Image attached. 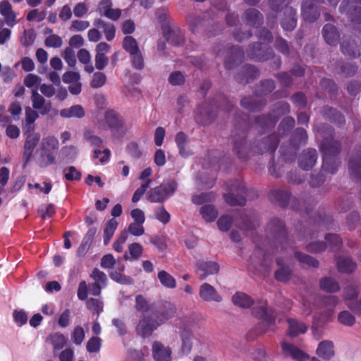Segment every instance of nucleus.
Segmentation results:
<instances>
[{
	"label": "nucleus",
	"mask_w": 361,
	"mask_h": 361,
	"mask_svg": "<svg viewBox=\"0 0 361 361\" xmlns=\"http://www.w3.org/2000/svg\"><path fill=\"white\" fill-rule=\"evenodd\" d=\"M266 244L257 245L256 252H260L264 259L269 254H274V250L280 245L281 249H286L289 240L283 221L277 218L271 219L266 228Z\"/></svg>",
	"instance_id": "f257e3e1"
},
{
	"label": "nucleus",
	"mask_w": 361,
	"mask_h": 361,
	"mask_svg": "<svg viewBox=\"0 0 361 361\" xmlns=\"http://www.w3.org/2000/svg\"><path fill=\"white\" fill-rule=\"evenodd\" d=\"M90 278L93 282L87 284L85 281H82L78 285L77 294L80 300H85L87 298L88 292L94 296H99L102 290L107 286L106 274L97 268L92 271Z\"/></svg>",
	"instance_id": "f03ea898"
},
{
	"label": "nucleus",
	"mask_w": 361,
	"mask_h": 361,
	"mask_svg": "<svg viewBox=\"0 0 361 361\" xmlns=\"http://www.w3.org/2000/svg\"><path fill=\"white\" fill-rule=\"evenodd\" d=\"M252 314L262 319L257 326L259 333H267L269 331H274L276 312L272 308L267 307L266 301H259L252 308Z\"/></svg>",
	"instance_id": "7ed1b4c3"
},
{
	"label": "nucleus",
	"mask_w": 361,
	"mask_h": 361,
	"mask_svg": "<svg viewBox=\"0 0 361 361\" xmlns=\"http://www.w3.org/2000/svg\"><path fill=\"white\" fill-rule=\"evenodd\" d=\"M229 190L224 195L226 203L231 206H243L245 204L246 188L243 182L239 180H232L226 183Z\"/></svg>",
	"instance_id": "20e7f679"
},
{
	"label": "nucleus",
	"mask_w": 361,
	"mask_h": 361,
	"mask_svg": "<svg viewBox=\"0 0 361 361\" xmlns=\"http://www.w3.org/2000/svg\"><path fill=\"white\" fill-rule=\"evenodd\" d=\"M160 326L154 316V313L150 311L149 313H144L139 319L136 326L135 331L138 336L145 338L152 336L154 330Z\"/></svg>",
	"instance_id": "39448f33"
},
{
	"label": "nucleus",
	"mask_w": 361,
	"mask_h": 361,
	"mask_svg": "<svg viewBox=\"0 0 361 361\" xmlns=\"http://www.w3.org/2000/svg\"><path fill=\"white\" fill-rule=\"evenodd\" d=\"M176 188V183L173 180L163 183L149 191L148 200L152 202H162L175 192Z\"/></svg>",
	"instance_id": "423d86ee"
},
{
	"label": "nucleus",
	"mask_w": 361,
	"mask_h": 361,
	"mask_svg": "<svg viewBox=\"0 0 361 361\" xmlns=\"http://www.w3.org/2000/svg\"><path fill=\"white\" fill-rule=\"evenodd\" d=\"M326 243L314 241L311 242L307 246V249L309 252H319L329 248L331 250H334L338 248L341 244V240L338 235L336 234H327L325 235Z\"/></svg>",
	"instance_id": "0eeeda50"
},
{
	"label": "nucleus",
	"mask_w": 361,
	"mask_h": 361,
	"mask_svg": "<svg viewBox=\"0 0 361 361\" xmlns=\"http://www.w3.org/2000/svg\"><path fill=\"white\" fill-rule=\"evenodd\" d=\"M219 270V264L212 261H200L197 264L196 273L200 279L204 280L208 276L216 274Z\"/></svg>",
	"instance_id": "6e6552de"
},
{
	"label": "nucleus",
	"mask_w": 361,
	"mask_h": 361,
	"mask_svg": "<svg viewBox=\"0 0 361 361\" xmlns=\"http://www.w3.org/2000/svg\"><path fill=\"white\" fill-rule=\"evenodd\" d=\"M105 119L114 133H118L119 135L124 133L126 128L123 126L121 118L114 111H107Z\"/></svg>",
	"instance_id": "1a4fd4ad"
},
{
	"label": "nucleus",
	"mask_w": 361,
	"mask_h": 361,
	"mask_svg": "<svg viewBox=\"0 0 361 361\" xmlns=\"http://www.w3.org/2000/svg\"><path fill=\"white\" fill-rule=\"evenodd\" d=\"M0 14L8 26L13 27L16 24L17 15L8 1L3 0L0 2Z\"/></svg>",
	"instance_id": "9d476101"
},
{
	"label": "nucleus",
	"mask_w": 361,
	"mask_h": 361,
	"mask_svg": "<svg viewBox=\"0 0 361 361\" xmlns=\"http://www.w3.org/2000/svg\"><path fill=\"white\" fill-rule=\"evenodd\" d=\"M152 355L155 361H171V350L159 341H154L152 344Z\"/></svg>",
	"instance_id": "9b49d317"
},
{
	"label": "nucleus",
	"mask_w": 361,
	"mask_h": 361,
	"mask_svg": "<svg viewBox=\"0 0 361 361\" xmlns=\"http://www.w3.org/2000/svg\"><path fill=\"white\" fill-rule=\"evenodd\" d=\"M199 294L200 298L207 302H221L222 300L221 296L216 289L207 283H204L200 286Z\"/></svg>",
	"instance_id": "f8f14e48"
},
{
	"label": "nucleus",
	"mask_w": 361,
	"mask_h": 361,
	"mask_svg": "<svg viewBox=\"0 0 361 361\" xmlns=\"http://www.w3.org/2000/svg\"><path fill=\"white\" fill-rule=\"evenodd\" d=\"M316 353L322 360H331L335 355L334 343L329 340L321 341L318 344Z\"/></svg>",
	"instance_id": "ddd939ff"
},
{
	"label": "nucleus",
	"mask_w": 361,
	"mask_h": 361,
	"mask_svg": "<svg viewBox=\"0 0 361 361\" xmlns=\"http://www.w3.org/2000/svg\"><path fill=\"white\" fill-rule=\"evenodd\" d=\"M281 348L283 353L286 356H290L297 361H305L308 358V356L306 353L302 352L293 344L288 343L287 342H283L281 343Z\"/></svg>",
	"instance_id": "4468645a"
},
{
	"label": "nucleus",
	"mask_w": 361,
	"mask_h": 361,
	"mask_svg": "<svg viewBox=\"0 0 361 361\" xmlns=\"http://www.w3.org/2000/svg\"><path fill=\"white\" fill-rule=\"evenodd\" d=\"M269 200L279 204L281 207H286L293 201L290 194L286 190H273L269 195Z\"/></svg>",
	"instance_id": "2eb2a0df"
},
{
	"label": "nucleus",
	"mask_w": 361,
	"mask_h": 361,
	"mask_svg": "<svg viewBox=\"0 0 361 361\" xmlns=\"http://www.w3.org/2000/svg\"><path fill=\"white\" fill-rule=\"evenodd\" d=\"M164 37L169 44L173 45H179L183 42V35L178 29H171L170 27H164Z\"/></svg>",
	"instance_id": "dca6fc26"
},
{
	"label": "nucleus",
	"mask_w": 361,
	"mask_h": 361,
	"mask_svg": "<svg viewBox=\"0 0 361 361\" xmlns=\"http://www.w3.org/2000/svg\"><path fill=\"white\" fill-rule=\"evenodd\" d=\"M31 101L33 109L39 110L42 114H46L49 111V104H46L44 98L38 93L37 89L32 91Z\"/></svg>",
	"instance_id": "f3484780"
},
{
	"label": "nucleus",
	"mask_w": 361,
	"mask_h": 361,
	"mask_svg": "<svg viewBox=\"0 0 361 361\" xmlns=\"http://www.w3.org/2000/svg\"><path fill=\"white\" fill-rule=\"evenodd\" d=\"M93 25L97 29L102 30L108 41H111L115 37L116 29L113 24L106 23L100 18H97L94 20Z\"/></svg>",
	"instance_id": "a211bd4d"
},
{
	"label": "nucleus",
	"mask_w": 361,
	"mask_h": 361,
	"mask_svg": "<svg viewBox=\"0 0 361 361\" xmlns=\"http://www.w3.org/2000/svg\"><path fill=\"white\" fill-rule=\"evenodd\" d=\"M175 142L182 157H189L192 154V151L188 148V136L184 133H178L175 137Z\"/></svg>",
	"instance_id": "6ab92c4d"
},
{
	"label": "nucleus",
	"mask_w": 361,
	"mask_h": 361,
	"mask_svg": "<svg viewBox=\"0 0 361 361\" xmlns=\"http://www.w3.org/2000/svg\"><path fill=\"white\" fill-rule=\"evenodd\" d=\"M302 15L306 21L312 22L317 19L319 12L313 4L305 2L302 5Z\"/></svg>",
	"instance_id": "aec40b11"
},
{
	"label": "nucleus",
	"mask_w": 361,
	"mask_h": 361,
	"mask_svg": "<svg viewBox=\"0 0 361 361\" xmlns=\"http://www.w3.org/2000/svg\"><path fill=\"white\" fill-rule=\"evenodd\" d=\"M240 219V223H236L240 229L252 230L259 226V221L255 214H241Z\"/></svg>",
	"instance_id": "412c9836"
},
{
	"label": "nucleus",
	"mask_w": 361,
	"mask_h": 361,
	"mask_svg": "<svg viewBox=\"0 0 361 361\" xmlns=\"http://www.w3.org/2000/svg\"><path fill=\"white\" fill-rule=\"evenodd\" d=\"M279 141V137L276 135L273 134L269 135L260 143L259 152L261 154L266 152L269 153L274 152L277 147Z\"/></svg>",
	"instance_id": "4be33fe9"
},
{
	"label": "nucleus",
	"mask_w": 361,
	"mask_h": 361,
	"mask_svg": "<svg viewBox=\"0 0 361 361\" xmlns=\"http://www.w3.org/2000/svg\"><path fill=\"white\" fill-rule=\"evenodd\" d=\"M291 159H271L269 164V173L275 177L280 176L284 171L285 165Z\"/></svg>",
	"instance_id": "5701e85b"
},
{
	"label": "nucleus",
	"mask_w": 361,
	"mask_h": 361,
	"mask_svg": "<svg viewBox=\"0 0 361 361\" xmlns=\"http://www.w3.org/2000/svg\"><path fill=\"white\" fill-rule=\"evenodd\" d=\"M323 36L325 41L329 44H337L339 38V35L334 25L331 24L325 25L323 28Z\"/></svg>",
	"instance_id": "b1692460"
},
{
	"label": "nucleus",
	"mask_w": 361,
	"mask_h": 361,
	"mask_svg": "<svg viewBox=\"0 0 361 361\" xmlns=\"http://www.w3.org/2000/svg\"><path fill=\"white\" fill-rule=\"evenodd\" d=\"M357 47L358 46L355 39H350L349 41L344 40L341 45L343 54L353 58L360 55V50Z\"/></svg>",
	"instance_id": "393cba45"
},
{
	"label": "nucleus",
	"mask_w": 361,
	"mask_h": 361,
	"mask_svg": "<svg viewBox=\"0 0 361 361\" xmlns=\"http://www.w3.org/2000/svg\"><path fill=\"white\" fill-rule=\"evenodd\" d=\"M40 135L38 133L32 132L27 135L25 142V155L26 158H30L32 153L39 142Z\"/></svg>",
	"instance_id": "a878e982"
},
{
	"label": "nucleus",
	"mask_w": 361,
	"mask_h": 361,
	"mask_svg": "<svg viewBox=\"0 0 361 361\" xmlns=\"http://www.w3.org/2000/svg\"><path fill=\"white\" fill-rule=\"evenodd\" d=\"M233 303L241 308H248L253 303V300L246 293L242 292L235 293L232 297Z\"/></svg>",
	"instance_id": "bb28decb"
},
{
	"label": "nucleus",
	"mask_w": 361,
	"mask_h": 361,
	"mask_svg": "<svg viewBox=\"0 0 361 361\" xmlns=\"http://www.w3.org/2000/svg\"><path fill=\"white\" fill-rule=\"evenodd\" d=\"M59 114L63 118H82L85 115L83 108L80 105H73L69 108L63 109Z\"/></svg>",
	"instance_id": "cd10ccee"
},
{
	"label": "nucleus",
	"mask_w": 361,
	"mask_h": 361,
	"mask_svg": "<svg viewBox=\"0 0 361 361\" xmlns=\"http://www.w3.org/2000/svg\"><path fill=\"white\" fill-rule=\"evenodd\" d=\"M337 267L341 273H352L356 269V264L349 257H339L337 259Z\"/></svg>",
	"instance_id": "c85d7f7f"
},
{
	"label": "nucleus",
	"mask_w": 361,
	"mask_h": 361,
	"mask_svg": "<svg viewBox=\"0 0 361 361\" xmlns=\"http://www.w3.org/2000/svg\"><path fill=\"white\" fill-rule=\"evenodd\" d=\"M200 213L202 219L207 222L214 221L218 216L217 210L214 206L211 204H204L201 207Z\"/></svg>",
	"instance_id": "c756f323"
},
{
	"label": "nucleus",
	"mask_w": 361,
	"mask_h": 361,
	"mask_svg": "<svg viewBox=\"0 0 361 361\" xmlns=\"http://www.w3.org/2000/svg\"><path fill=\"white\" fill-rule=\"evenodd\" d=\"M157 278L161 284L167 288L173 289L176 287L175 278L164 270L158 272Z\"/></svg>",
	"instance_id": "7c9ffc66"
},
{
	"label": "nucleus",
	"mask_w": 361,
	"mask_h": 361,
	"mask_svg": "<svg viewBox=\"0 0 361 361\" xmlns=\"http://www.w3.org/2000/svg\"><path fill=\"white\" fill-rule=\"evenodd\" d=\"M320 288L328 293H335L339 290L338 283L331 277H324L320 280Z\"/></svg>",
	"instance_id": "2f4dec72"
},
{
	"label": "nucleus",
	"mask_w": 361,
	"mask_h": 361,
	"mask_svg": "<svg viewBox=\"0 0 361 361\" xmlns=\"http://www.w3.org/2000/svg\"><path fill=\"white\" fill-rule=\"evenodd\" d=\"M320 149L324 154H336L340 149V145L337 142L329 140L325 138L321 143Z\"/></svg>",
	"instance_id": "473e14b6"
},
{
	"label": "nucleus",
	"mask_w": 361,
	"mask_h": 361,
	"mask_svg": "<svg viewBox=\"0 0 361 361\" xmlns=\"http://www.w3.org/2000/svg\"><path fill=\"white\" fill-rule=\"evenodd\" d=\"M276 263L279 266L281 267V268L276 270L275 272L276 279L281 282L288 281L290 278L291 271L289 268L283 267V263L281 259L278 258L276 259Z\"/></svg>",
	"instance_id": "72a5a7b5"
},
{
	"label": "nucleus",
	"mask_w": 361,
	"mask_h": 361,
	"mask_svg": "<svg viewBox=\"0 0 361 361\" xmlns=\"http://www.w3.org/2000/svg\"><path fill=\"white\" fill-rule=\"evenodd\" d=\"M285 12L288 13V18L281 21V26L286 30H292L296 26L295 11L290 7H287Z\"/></svg>",
	"instance_id": "f704fd0d"
},
{
	"label": "nucleus",
	"mask_w": 361,
	"mask_h": 361,
	"mask_svg": "<svg viewBox=\"0 0 361 361\" xmlns=\"http://www.w3.org/2000/svg\"><path fill=\"white\" fill-rule=\"evenodd\" d=\"M289 334L291 336H295L299 334H304L307 331V326L302 322H300L294 319H288Z\"/></svg>",
	"instance_id": "c9c22d12"
},
{
	"label": "nucleus",
	"mask_w": 361,
	"mask_h": 361,
	"mask_svg": "<svg viewBox=\"0 0 361 361\" xmlns=\"http://www.w3.org/2000/svg\"><path fill=\"white\" fill-rule=\"evenodd\" d=\"M264 48L262 47V44L257 43L253 45V51L250 50L249 55L252 58H255L259 61H265L269 59L271 56V51H267V54H264Z\"/></svg>",
	"instance_id": "e433bc0d"
},
{
	"label": "nucleus",
	"mask_w": 361,
	"mask_h": 361,
	"mask_svg": "<svg viewBox=\"0 0 361 361\" xmlns=\"http://www.w3.org/2000/svg\"><path fill=\"white\" fill-rule=\"evenodd\" d=\"M196 120L203 125L208 124L214 118V116L205 106H200L196 111Z\"/></svg>",
	"instance_id": "4c0bfd02"
},
{
	"label": "nucleus",
	"mask_w": 361,
	"mask_h": 361,
	"mask_svg": "<svg viewBox=\"0 0 361 361\" xmlns=\"http://www.w3.org/2000/svg\"><path fill=\"white\" fill-rule=\"evenodd\" d=\"M158 322H160V326L171 318L175 312L176 309L173 305H169V308L163 311H152Z\"/></svg>",
	"instance_id": "58836bf2"
},
{
	"label": "nucleus",
	"mask_w": 361,
	"mask_h": 361,
	"mask_svg": "<svg viewBox=\"0 0 361 361\" xmlns=\"http://www.w3.org/2000/svg\"><path fill=\"white\" fill-rule=\"evenodd\" d=\"M348 166L351 178L361 180V159H350Z\"/></svg>",
	"instance_id": "ea45409f"
},
{
	"label": "nucleus",
	"mask_w": 361,
	"mask_h": 361,
	"mask_svg": "<svg viewBox=\"0 0 361 361\" xmlns=\"http://www.w3.org/2000/svg\"><path fill=\"white\" fill-rule=\"evenodd\" d=\"M245 18L248 24L255 26L262 22V16L255 8H250L245 11Z\"/></svg>",
	"instance_id": "a19ab883"
},
{
	"label": "nucleus",
	"mask_w": 361,
	"mask_h": 361,
	"mask_svg": "<svg viewBox=\"0 0 361 361\" xmlns=\"http://www.w3.org/2000/svg\"><path fill=\"white\" fill-rule=\"evenodd\" d=\"M118 226V222L115 219H110L104 228V244L107 245L110 242L111 238L114 235V233Z\"/></svg>",
	"instance_id": "79ce46f5"
},
{
	"label": "nucleus",
	"mask_w": 361,
	"mask_h": 361,
	"mask_svg": "<svg viewBox=\"0 0 361 361\" xmlns=\"http://www.w3.org/2000/svg\"><path fill=\"white\" fill-rule=\"evenodd\" d=\"M180 336L182 339L181 351L184 354H188L192 346V335L190 331L184 330L181 332Z\"/></svg>",
	"instance_id": "37998d69"
},
{
	"label": "nucleus",
	"mask_w": 361,
	"mask_h": 361,
	"mask_svg": "<svg viewBox=\"0 0 361 361\" xmlns=\"http://www.w3.org/2000/svg\"><path fill=\"white\" fill-rule=\"evenodd\" d=\"M123 47L130 55L140 51L137 41L131 36H127L123 39Z\"/></svg>",
	"instance_id": "c03bdc74"
},
{
	"label": "nucleus",
	"mask_w": 361,
	"mask_h": 361,
	"mask_svg": "<svg viewBox=\"0 0 361 361\" xmlns=\"http://www.w3.org/2000/svg\"><path fill=\"white\" fill-rule=\"evenodd\" d=\"M109 276L113 281L123 285L133 283V279L131 277L127 276L120 271H112L109 274Z\"/></svg>",
	"instance_id": "a18cd8bd"
},
{
	"label": "nucleus",
	"mask_w": 361,
	"mask_h": 361,
	"mask_svg": "<svg viewBox=\"0 0 361 361\" xmlns=\"http://www.w3.org/2000/svg\"><path fill=\"white\" fill-rule=\"evenodd\" d=\"M295 257L301 264L313 267H317L319 265L317 260L307 255L302 254L299 252H295Z\"/></svg>",
	"instance_id": "49530a36"
},
{
	"label": "nucleus",
	"mask_w": 361,
	"mask_h": 361,
	"mask_svg": "<svg viewBox=\"0 0 361 361\" xmlns=\"http://www.w3.org/2000/svg\"><path fill=\"white\" fill-rule=\"evenodd\" d=\"M41 78L35 74L29 73L24 78V85L30 88L32 91L33 89L38 90V86L40 85Z\"/></svg>",
	"instance_id": "de8ad7c7"
},
{
	"label": "nucleus",
	"mask_w": 361,
	"mask_h": 361,
	"mask_svg": "<svg viewBox=\"0 0 361 361\" xmlns=\"http://www.w3.org/2000/svg\"><path fill=\"white\" fill-rule=\"evenodd\" d=\"M50 341L55 350H61L66 345L67 338L63 334L56 333L51 335Z\"/></svg>",
	"instance_id": "09e8293b"
},
{
	"label": "nucleus",
	"mask_w": 361,
	"mask_h": 361,
	"mask_svg": "<svg viewBox=\"0 0 361 361\" xmlns=\"http://www.w3.org/2000/svg\"><path fill=\"white\" fill-rule=\"evenodd\" d=\"M338 322L345 326H353L355 322V317L348 311H342L338 315Z\"/></svg>",
	"instance_id": "8fccbe9b"
},
{
	"label": "nucleus",
	"mask_w": 361,
	"mask_h": 361,
	"mask_svg": "<svg viewBox=\"0 0 361 361\" xmlns=\"http://www.w3.org/2000/svg\"><path fill=\"white\" fill-rule=\"evenodd\" d=\"M106 82V76L104 73L96 72L92 75L91 86L93 88H99L104 86Z\"/></svg>",
	"instance_id": "3c124183"
},
{
	"label": "nucleus",
	"mask_w": 361,
	"mask_h": 361,
	"mask_svg": "<svg viewBox=\"0 0 361 361\" xmlns=\"http://www.w3.org/2000/svg\"><path fill=\"white\" fill-rule=\"evenodd\" d=\"M86 305L87 307L92 312H96L97 314L100 313L102 311L103 303L102 300L99 298H90L86 299Z\"/></svg>",
	"instance_id": "603ef678"
},
{
	"label": "nucleus",
	"mask_w": 361,
	"mask_h": 361,
	"mask_svg": "<svg viewBox=\"0 0 361 361\" xmlns=\"http://www.w3.org/2000/svg\"><path fill=\"white\" fill-rule=\"evenodd\" d=\"M42 147L44 150L49 152L59 147V141L56 137L48 136L42 140Z\"/></svg>",
	"instance_id": "864d4df0"
},
{
	"label": "nucleus",
	"mask_w": 361,
	"mask_h": 361,
	"mask_svg": "<svg viewBox=\"0 0 361 361\" xmlns=\"http://www.w3.org/2000/svg\"><path fill=\"white\" fill-rule=\"evenodd\" d=\"M233 223V219L229 215H223L217 221V226L220 231H228Z\"/></svg>",
	"instance_id": "5fc2aeb1"
},
{
	"label": "nucleus",
	"mask_w": 361,
	"mask_h": 361,
	"mask_svg": "<svg viewBox=\"0 0 361 361\" xmlns=\"http://www.w3.org/2000/svg\"><path fill=\"white\" fill-rule=\"evenodd\" d=\"M151 183L152 180L148 179L145 182H143L141 185L137 188L132 197L133 202H137L141 199L142 196L145 194Z\"/></svg>",
	"instance_id": "6e6d98bb"
},
{
	"label": "nucleus",
	"mask_w": 361,
	"mask_h": 361,
	"mask_svg": "<svg viewBox=\"0 0 361 361\" xmlns=\"http://www.w3.org/2000/svg\"><path fill=\"white\" fill-rule=\"evenodd\" d=\"M135 308L137 311L143 312L145 313H149L152 311L149 309L147 301L141 295H138L135 298Z\"/></svg>",
	"instance_id": "4d7b16f0"
},
{
	"label": "nucleus",
	"mask_w": 361,
	"mask_h": 361,
	"mask_svg": "<svg viewBox=\"0 0 361 361\" xmlns=\"http://www.w3.org/2000/svg\"><path fill=\"white\" fill-rule=\"evenodd\" d=\"M322 171L334 173L338 168L337 159H322Z\"/></svg>",
	"instance_id": "13d9d810"
},
{
	"label": "nucleus",
	"mask_w": 361,
	"mask_h": 361,
	"mask_svg": "<svg viewBox=\"0 0 361 361\" xmlns=\"http://www.w3.org/2000/svg\"><path fill=\"white\" fill-rule=\"evenodd\" d=\"M62 44L61 37L55 34L50 35L45 39V45L49 47L59 48Z\"/></svg>",
	"instance_id": "bf43d9fd"
},
{
	"label": "nucleus",
	"mask_w": 361,
	"mask_h": 361,
	"mask_svg": "<svg viewBox=\"0 0 361 361\" xmlns=\"http://www.w3.org/2000/svg\"><path fill=\"white\" fill-rule=\"evenodd\" d=\"M186 20L190 29L192 32L199 31V28L202 25V20L199 17H197L195 15H189Z\"/></svg>",
	"instance_id": "052dcab7"
},
{
	"label": "nucleus",
	"mask_w": 361,
	"mask_h": 361,
	"mask_svg": "<svg viewBox=\"0 0 361 361\" xmlns=\"http://www.w3.org/2000/svg\"><path fill=\"white\" fill-rule=\"evenodd\" d=\"M102 340L99 337H92L87 343V350L89 353H97L101 348Z\"/></svg>",
	"instance_id": "680f3d73"
},
{
	"label": "nucleus",
	"mask_w": 361,
	"mask_h": 361,
	"mask_svg": "<svg viewBox=\"0 0 361 361\" xmlns=\"http://www.w3.org/2000/svg\"><path fill=\"white\" fill-rule=\"evenodd\" d=\"M156 218L164 224L170 221L171 216L164 207H159L155 209Z\"/></svg>",
	"instance_id": "e2e57ef3"
},
{
	"label": "nucleus",
	"mask_w": 361,
	"mask_h": 361,
	"mask_svg": "<svg viewBox=\"0 0 361 361\" xmlns=\"http://www.w3.org/2000/svg\"><path fill=\"white\" fill-rule=\"evenodd\" d=\"M215 195L213 192H202L200 195L192 197V202L196 204H201L205 202L211 201L214 198Z\"/></svg>",
	"instance_id": "0e129e2a"
},
{
	"label": "nucleus",
	"mask_w": 361,
	"mask_h": 361,
	"mask_svg": "<svg viewBox=\"0 0 361 361\" xmlns=\"http://www.w3.org/2000/svg\"><path fill=\"white\" fill-rule=\"evenodd\" d=\"M64 176L68 180H79L81 173L74 166H70L64 170Z\"/></svg>",
	"instance_id": "69168bd1"
},
{
	"label": "nucleus",
	"mask_w": 361,
	"mask_h": 361,
	"mask_svg": "<svg viewBox=\"0 0 361 361\" xmlns=\"http://www.w3.org/2000/svg\"><path fill=\"white\" fill-rule=\"evenodd\" d=\"M14 322L18 326H21L25 324L27 322V315L26 312L23 310H14L13 313Z\"/></svg>",
	"instance_id": "338daca9"
},
{
	"label": "nucleus",
	"mask_w": 361,
	"mask_h": 361,
	"mask_svg": "<svg viewBox=\"0 0 361 361\" xmlns=\"http://www.w3.org/2000/svg\"><path fill=\"white\" fill-rule=\"evenodd\" d=\"M35 37L33 30H25L20 38V42L24 46H30L34 42Z\"/></svg>",
	"instance_id": "774afa93"
}]
</instances>
